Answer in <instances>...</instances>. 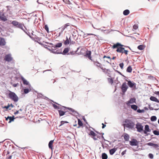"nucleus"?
Listing matches in <instances>:
<instances>
[{"mask_svg": "<svg viewBox=\"0 0 159 159\" xmlns=\"http://www.w3.org/2000/svg\"><path fill=\"white\" fill-rule=\"evenodd\" d=\"M31 87L29 86V89H25L24 90V92L25 94L28 93L29 91H30L31 90Z\"/></svg>", "mask_w": 159, "mask_h": 159, "instance_id": "5701e85b", "label": "nucleus"}, {"mask_svg": "<svg viewBox=\"0 0 159 159\" xmlns=\"http://www.w3.org/2000/svg\"><path fill=\"white\" fill-rule=\"evenodd\" d=\"M22 80L23 81V84H26L27 85H29V86H31V85L29 84V82L27 81L25 79H24L23 77H21Z\"/></svg>", "mask_w": 159, "mask_h": 159, "instance_id": "2eb2a0df", "label": "nucleus"}, {"mask_svg": "<svg viewBox=\"0 0 159 159\" xmlns=\"http://www.w3.org/2000/svg\"><path fill=\"white\" fill-rule=\"evenodd\" d=\"M19 111H17L16 112H15L14 114L15 115L18 114L19 113Z\"/></svg>", "mask_w": 159, "mask_h": 159, "instance_id": "338daca9", "label": "nucleus"}, {"mask_svg": "<svg viewBox=\"0 0 159 159\" xmlns=\"http://www.w3.org/2000/svg\"><path fill=\"white\" fill-rule=\"evenodd\" d=\"M136 128L137 129V131L139 132L143 130V126L139 123H138L136 125Z\"/></svg>", "mask_w": 159, "mask_h": 159, "instance_id": "20e7f679", "label": "nucleus"}, {"mask_svg": "<svg viewBox=\"0 0 159 159\" xmlns=\"http://www.w3.org/2000/svg\"><path fill=\"white\" fill-rule=\"evenodd\" d=\"M9 98L13 100L14 102H17L18 100V98L16 95L13 92L10 91L9 94Z\"/></svg>", "mask_w": 159, "mask_h": 159, "instance_id": "7ed1b4c3", "label": "nucleus"}, {"mask_svg": "<svg viewBox=\"0 0 159 159\" xmlns=\"http://www.w3.org/2000/svg\"><path fill=\"white\" fill-rule=\"evenodd\" d=\"M117 149L116 148H113L112 149H110L109 150V152L110 154L111 155H113L114 153L116 152V151Z\"/></svg>", "mask_w": 159, "mask_h": 159, "instance_id": "a211bd4d", "label": "nucleus"}, {"mask_svg": "<svg viewBox=\"0 0 159 159\" xmlns=\"http://www.w3.org/2000/svg\"><path fill=\"white\" fill-rule=\"evenodd\" d=\"M56 49H55V50L53 52V53L55 54H60L61 53V52L59 51L58 50H56Z\"/></svg>", "mask_w": 159, "mask_h": 159, "instance_id": "4c0bfd02", "label": "nucleus"}, {"mask_svg": "<svg viewBox=\"0 0 159 159\" xmlns=\"http://www.w3.org/2000/svg\"><path fill=\"white\" fill-rule=\"evenodd\" d=\"M138 48L140 50H143L144 48V47L143 45H139L138 47Z\"/></svg>", "mask_w": 159, "mask_h": 159, "instance_id": "f704fd0d", "label": "nucleus"}, {"mask_svg": "<svg viewBox=\"0 0 159 159\" xmlns=\"http://www.w3.org/2000/svg\"><path fill=\"white\" fill-rule=\"evenodd\" d=\"M124 137L125 141H128L129 139V136L128 134H127L124 135Z\"/></svg>", "mask_w": 159, "mask_h": 159, "instance_id": "c756f323", "label": "nucleus"}, {"mask_svg": "<svg viewBox=\"0 0 159 159\" xmlns=\"http://www.w3.org/2000/svg\"><path fill=\"white\" fill-rule=\"evenodd\" d=\"M150 131L151 130L149 129V125H146L145 126L144 133L145 134H147L148 132H150Z\"/></svg>", "mask_w": 159, "mask_h": 159, "instance_id": "1a4fd4ad", "label": "nucleus"}, {"mask_svg": "<svg viewBox=\"0 0 159 159\" xmlns=\"http://www.w3.org/2000/svg\"><path fill=\"white\" fill-rule=\"evenodd\" d=\"M70 43V41L67 38V37H66V41L64 42V44H65V45H67L68 44H69Z\"/></svg>", "mask_w": 159, "mask_h": 159, "instance_id": "e433bc0d", "label": "nucleus"}, {"mask_svg": "<svg viewBox=\"0 0 159 159\" xmlns=\"http://www.w3.org/2000/svg\"><path fill=\"white\" fill-rule=\"evenodd\" d=\"M126 81H128V85L130 88H132L134 87L135 88L136 87V84L133 82H132L130 80L128 81L126 80Z\"/></svg>", "mask_w": 159, "mask_h": 159, "instance_id": "0eeeda50", "label": "nucleus"}, {"mask_svg": "<svg viewBox=\"0 0 159 159\" xmlns=\"http://www.w3.org/2000/svg\"><path fill=\"white\" fill-rule=\"evenodd\" d=\"M154 93L159 96V91H156Z\"/></svg>", "mask_w": 159, "mask_h": 159, "instance_id": "680f3d73", "label": "nucleus"}, {"mask_svg": "<svg viewBox=\"0 0 159 159\" xmlns=\"http://www.w3.org/2000/svg\"><path fill=\"white\" fill-rule=\"evenodd\" d=\"M129 13V10L126 9L124 10L123 12V14L125 16H127Z\"/></svg>", "mask_w": 159, "mask_h": 159, "instance_id": "7c9ffc66", "label": "nucleus"}, {"mask_svg": "<svg viewBox=\"0 0 159 159\" xmlns=\"http://www.w3.org/2000/svg\"><path fill=\"white\" fill-rule=\"evenodd\" d=\"M150 99L152 101L155 102L157 103H159V100L155 97H151L150 98Z\"/></svg>", "mask_w": 159, "mask_h": 159, "instance_id": "f8f14e48", "label": "nucleus"}, {"mask_svg": "<svg viewBox=\"0 0 159 159\" xmlns=\"http://www.w3.org/2000/svg\"><path fill=\"white\" fill-rule=\"evenodd\" d=\"M55 48H54L52 47L50 49H49V51H51V52L52 53H53V52L54 51Z\"/></svg>", "mask_w": 159, "mask_h": 159, "instance_id": "3c124183", "label": "nucleus"}, {"mask_svg": "<svg viewBox=\"0 0 159 159\" xmlns=\"http://www.w3.org/2000/svg\"><path fill=\"white\" fill-rule=\"evenodd\" d=\"M135 101L136 99L135 98H131L127 102L126 104L128 105L129 104H132L133 103H135Z\"/></svg>", "mask_w": 159, "mask_h": 159, "instance_id": "ddd939ff", "label": "nucleus"}, {"mask_svg": "<svg viewBox=\"0 0 159 159\" xmlns=\"http://www.w3.org/2000/svg\"><path fill=\"white\" fill-rule=\"evenodd\" d=\"M128 88V87L126 83L125 82L124 83L122 84L121 87L122 92L124 93H125Z\"/></svg>", "mask_w": 159, "mask_h": 159, "instance_id": "39448f33", "label": "nucleus"}, {"mask_svg": "<svg viewBox=\"0 0 159 159\" xmlns=\"http://www.w3.org/2000/svg\"><path fill=\"white\" fill-rule=\"evenodd\" d=\"M132 70V69L131 66H129L127 68L126 71L127 72L131 73Z\"/></svg>", "mask_w": 159, "mask_h": 159, "instance_id": "2f4dec72", "label": "nucleus"}, {"mask_svg": "<svg viewBox=\"0 0 159 159\" xmlns=\"http://www.w3.org/2000/svg\"><path fill=\"white\" fill-rule=\"evenodd\" d=\"M53 140H51L49 143L48 146L49 148L52 149V145L53 142Z\"/></svg>", "mask_w": 159, "mask_h": 159, "instance_id": "c85d7f7f", "label": "nucleus"}, {"mask_svg": "<svg viewBox=\"0 0 159 159\" xmlns=\"http://www.w3.org/2000/svg\"><path fill=\"white\" fill-rule=\"evenodd\" d=\"M19 23L17 22L16 20H13L11 22V24L15 26H16V27L18 25Z\"/></svg>", "mask_w": 159, "mask_h": 159, "instance_id": "393cba45", "label": "nucleus"}, {"mask_svg": "<svg viewBox=\"0 0 159 159\" xmlns=\"http://www.w3.org/2000/svg\"><path fill=\"white\" fill-rule=\"evenodd\" d=\"M147 145L148 146H153L154 148H157L159 147L158 144H157L153 143H152L149 142L147 143Z\"/></svg>", "mask_w": 159, "mask_h": 159, "instance_id": "4468645a", "label": "nucleus"}, {"mask_svg": "<svg viewBox=\"0 0 159 159\" xmlns=\"http://www.w3.org/2000/svg\"><path fill=\"white\" fill-rule=\"evenodd\" d=\"M10 107V106L9 105V104H8V105L7 106H5L3 107L4 108H6V109H8Z\"/></svg>", "mask_w": 159, "mask_h": 159, "instance_id": "603ef678", "label": "nucleus"}, {"mask_svg": "<svg viewBox=\"0 0 159 159\" xmlns=\"http://www.w3.org/2000/svg\"><path fill=\"white\" fill-rule=\"evenodd\" d=\"M108 80L109 83L112 84L113 83V81L112 79L108 78Z\"/></svg>", "mask_w": 159, "mask_h": 159, "instance_id": "a18cd8bd", "label": "nucleus"}, {"mask_svg": "<svg viewBox=\"0 0 159 159\" xmlns=\"http://www.w3.org/2000/svg\"><path fill=\"white\" fill-rule=\"evenodd\" d=\"M59 114L60 116H62L65 114L66 112H64L61 110H58Z\"/></svg>", "mask_w": 159, "mask_h": 159, "instance_id": "412c9836", "label": "nucleus"}, {"mask_svg": "<svg viewBox=\"0 0 159 159\" xmlns=\"http://www.w3.org/2000/svg\"><path fill=\"white\" fill-rule=\"evenodd\" d=\"M108 156L105 153H103L102 154V159H107Z\"/></svg>", "mask_w": 159, "mask_h": 159, "instance_id": "b1692460", "label": "nucleus"}, {"mask_svg": "<svg viewBox=\"0 0 159 159\" xmlns=\"http://www.w3.org/2000/svg\"><path fill=\"white\" fill-rule=\"evenodd\" d=\"M6 118V120H9L8 123H10L11 121H14L15 119L14 118V116H13L12 117L8 116Z\"/></svg>", "mask_w": 159, "mask_h": 159, "instance_id": "9b49d317", "label": "nucleus"}, {"mask_svg": "<svg viewBox=\"0 0 159 159\" xmlns=\"http://www.w3.org/2000/svg\"><path fill=\"white\" fill-rule=\"evenodd\" d=\"M102 129H103L105 128V127L106 126V125H104L103 123H102Z\"/></svg>", "mask_w": 159, "mask_h": 159, "instance_id": "69168bd1", "label": "nucleus"}, {"mask_svg": "<svg viewBox=\"0 0 159 159\" xmlns=\"http://www.w3.org/2000/svg\"><path fill=\"white\" fill-rule=\"evenodd\" d=\"M9 105L10 106V107H14V106L12 104H9Z\"/></svg>", "mask_w": 159, "mask_h": 159, "instance_id": "774afa93", "label": "nucleus"}, {"mask_svg": "<svg viewBox=\"0 0 159 159\" xmlns=\"http://www.w3.org/2000/svg\"><path fill=\"white\" fill-rule=\"evenodd\" d=\"M128 51L125 50V49L123 50V53H125V54L127 55L128 54Z\"/></svg>", "mask_w": 159, "mask_h": 159, "instance_id": "864d4df0", "label": "nucleus"}, {"mask_svg": "<svg viewBox=\"0 0 159 159\" xmlns=\"http://www.w3.org/2000/svg\"><path fill=\"white\" fill-rule=\"evenodd\" d=\"M124 122L125 123L123 124V125L125 127L131 129L134 128L135 124L132 120L127 119L125 120Z\"/></svg>", "mask_w": 159, "mask_h": 159, "instance_id": "f257e3e1", "label": "nucleus"}, {"mask_svg": "<svg viewBox=\"0 0 159 159\" xmlns=\"http://www.w3.org/2000/svg\"><path fill=\"white\" fill-rule=\"evenodd\" d=\"M148 157L150 159H153L154 157L152 153H149L148 155Z\"/></svg>", "mask_w": 159, "mask_h": 159, "instance_id": "c03bdc74", "label": "nucleus"}, {"mask_svg": "<svg viewBox=\"0 0 159 159\" xmlns=\"http://www.w3.org/2000/svg\"><path fill=\"white\" fill-rule=\"evenodd\" d=\"M126 150H125L124 151H123L122 152L121 154L123 156L126 153Z\"/></svg>", "mask_w": 159, "mask_h": 159, "instance_id": "5fc2aeb1", "label": "nucleus"}, {"mask_svg": "<svg viewBox=\"0 0 159 159\" xmlns=\"http://www.w3.org/2000/svg\"><path fill=\"white\" fill-rule=\"evenodd\" d=\"M62 107L65 108L67 109H69L70 111L73 112V111H74V109L70 107H66L65 106H62Z\"/></svg>", "mask_w": 159, "mask_h": 159, "instance_id": "79ce46f5", "label": "nucleus"}, {"mask_svg": "<svg viewBox=\"0 0 159 159\" xmlns=\"http://www.w3.org/2000/svg\"><path fill=\"white\" fill-rule=\"evenodd\" d=\"M97 137V138H96V136H93V139L95 140H97V138H99V137L97 135L96 136Z\"/></svg>", "mask_w": 159, "mask_h": 159, "instance_id": "6e6d98bb", "label": "nucleus"}, {"mask_svg": "<svg viewBox=\"0 0 159 159\" xmlns=\"http://www.w3.org/2000/svg\"><path fill=\"white\" fill-rule=\"evenodd\" d=\"M69 51V49L68 48H64L63 51L62 52H61V54L64 55H65Z\"/></svg>", "mask_w": 159, "mask_h": 159, "instance_id": "6ab92c4d", "label": "nucleus"}, {"mask_svg": "<svg viewBox=\"0 0 159 159\" xmlns=\"http://www.w3.org/2000/svg\"><path fill=\"white\" fill-rule=\"evenodd\" d=\"M70 114L71 115H73L75 116H77L78 115V113L77 112V111H75V110H74V111H73L72 114L71 113H70Z\"/></svg>", "mask_w": 159, "mask_h": 159, "instance_id": "58836bf2", "label": "nucleus"}, {"mask_svg": "<svg viewBox=\"0 0 159 159\" xmlns=\"http://www.w3.org/2000/svg\"><path fill=\"white\" fill-rule=\"evenodd\" d=\"M24 26V25H22V24L19 23V24H18V25L16 27H17L18 28H19L21 30H23L24 32H25V31L24 30L23 28V26Z\"/></svg>", "mask_w": 159, "mask_h": 159, "instance_id": "4be33fe9", "label": "nucleus"}, {"mask_svg": "<svg viewBox=\"0 0 159 159\" xmlns=\"http://www.w3.org/2000/svg\"><path fill=\"white\" fill-rule=\"evenodd\" d=\"M94 65L97 66L98 67H99L100 68L102 69V67L101 66V64L98 62H94Z\"/></svg>", "mask_w": 159, "mask_h": 159, "instance_id": "473e14b6", "label": "nucleus"}, {"mask_svg": "<svg viewBox=\"0 0 159 159\" xmlns=\"http://www.w3.org/2000/svg\"><path fill=\"white\" fill-rule=\"evenodd\" d=\"M109 58V59H111V57H110L109 56H103V58Z\"/></svg>", "mask_w": 159, "mask_h": 159, "instance_id": "bf43d9fd", "label": "nucleus"}, {"mask_svg": "<svg viewBox=\"0 0 159 159\" xmlns=\"http://www.w3.org/2000/svg\"><path fill=\"white\" fill-rule=\"evenodd\" d=\"M12 158V156L11 155L10 156L8 157H7L6 159H11Z\"/></svg>", "mask_w": 159, "mask_h": 159, "instance_id": "0e129e2a", "label": "nucleus"}, {"mask_svg": "<svg viewBox=\"0 0 159 159\" xmlns=\"http://www.w3.org/2000/svg\"><path fill=\"white\" fill-rule=\"evenodd\" d=\"M157 119V118L155 116H152L151 117V120L152 121H155Z\"/></svg>", "mask_w": 159, "mask_h": 159, "instance_id": "72a5a7b5", "label": "nucleus"}, {"mask_svg": "<svg viewBox=\"0 0 159 159\" xmlns=\"http://www.w3.org/2000/svg\"><path fill=\"white\" fill-rule=\"evenodd\" d=\"M138 26L137 25H134L133 26V28L134 29V30H137L138 28Z\"/></svg>", "mask_w": 159, "mask_h": 159, "instance_id": "09e8293b", "label": "nucleus"}, {"mask_svg": "<svg viewBox=\"0 0 159 159\" xmlns=\"http://www.w3.org/2000/svg\"><path fill=\"white\" fill-rule=\"evenodd\" d=\"M91 52L90 51H88L86 53V56L89 59L92 60L91 59Z\"/></svg>", "mask_w": 159, "mask_h": 159, "instance_id": "dca6fc26", "label": "nucleus"}, {"mask_svg": "<svg viewBox=\"0 0 159 159\" xmlns=\"http://www.w3.org/2000/svg\"><path fill=\"white\" fill-rule=\"evenodd\" d=\"M131 108L134 111H136L138 109V106L135 105H132L131 106Z\"/></svg>", "mask_w": 159, "mask_h": 159, "instance_id": "cd10ccee", "label": "nucleus"}, {"mask_svg": "<svg viewBox=\"0 0 159 159\" xmlns=\"http://www.w3.org/2000/svg\"><path fill=\"white\" fill-rule=\"evenodd\" d=\"M44 29L45 30L47 31V32L48 33H49V28L47 25H45L44 26Z\"/></svg>", "mask_w": 159, "mask_h": 159, "instance_id": "37998d69", "label": "nucleus"}, {"mask_svg": "<svg viewBox=\"0 0 159 159\" xmlns=\"http://www.w3.org/2000/svg\"><path fill=\"white\" fill-rule=\"evenodd\" d=\"M62 30L61 32H59V34H58V36L59 37L62 34V32H63V30Z\"/></svg>", "mask_w": 159, "mask_h": 159, "instance_id": "4d7b16f0", "label": "nucleus"}, {"mask_svg": "<svg viewBox=\"0 0 159 159\" xmlns=\"http://www.w3.org/2000/svg\"><path fill=\"white\" fill-rule=\"evenodd\" d=\"M116 72H118L119 74H120V75H122V76H124V77H125V76H124L123 75H122V74H121V73L120 72V71H118V70H116Z\"/></svg>", "mask_w": 159, "mask_h": 159, "instance_id": "052dcab7", "label": "nucleus"}, {"mask_svg": "<svg viewBox=\"0 0 159 159\" xmlns=\"http://www.w3.org/2000/svg\"><path fill=\"white\" fill-rule=\"evenodd\" d=\"M89 134L90 135H92L93 136H97V134L92 130H91L90 131Z\"/></svg>", "mask_w": 159, "mask_h": 159, "instance_id": "c9c22d12", "label": "nucleus"}, {"mask_svg": "<svg viewBox=\"0 0 159 159\" xmlns=\"http://www.w3.org/2000/svg\"><path fill=\"white\" fill-rule=\"evenodd\" d=\"M53 107L55 109H59L60 110L62 109V107L60 106H58L55 104H53Z\"/></svg>", "mask_w": 159, "mask_h": 159, "instance_id": "bb28decb", "label": "nucleus"}, {"mask_svg": "<svg viewBox=\"0 0 159 159\" xmlns=\"http://www.w3.org/2000/svg\"><path fill=\"white\" fill-rule=\"evenodd\" d=\"M119 66L121 69H123L124 66V64L123 63H120L119 64Z\"/></svg>", "mask_w": 159, "mask_h": 159, "instance_id": "8fccbe9b", "label": "nucleus"}, {"mask_svg": "<svg viewBox=\"0 0 159 159\" xmlns=\"http://www.w3.org/2000/svg\"><path fill=\"white\" fill-rule=\"evenodd\" d=\"M19 84L18 83H17V84H13V85H12V86L14 87H16Z\"/></svg>", "mask_w": 159, "mask_h": 159, "instance_id": "13d9d810", "label": "nucleus"}, {"mask_svg": "<svg viewBox=\"0 0 159 159\" xmlns=\"http://www.w3.org/2000/svg\"><path fill=\"white\" fill-rule=\"evenodd\" d=\"M83 120H84V121L86 123V124H87V122L86 121V119L84 117L83 118Z\"/></svg>", "mask_w": 159, "mask_h": 159, "instance_id": "e2e57ef3", "label": "nucleus"}, {"mask_svg": "<svg viewBox=\"0 0 159 159\" xmlns=\"http://www.w3.org/2000/svg\"><path fill=\"white\" fill-rule=\"evenodd\" d=\"M5 60L7 61L10 62L12 60V58L11 57V54H8L5 56Z\"/></svg>", "mask_w": 159, "mask_h": 159, "instance_id": "6e6552de", "label": "nucleus"}, {"mask_svg": "<svg viewBox=\"0 0 159 159\" xmlns=\"http://www.w3.org/2000/svg\"><path fill=\"white\" fill-rule=\"evenodd\" d=\"M153 133L155 135H159V131L155 130H154L153 132Z\"/></svg>", "mask_w": 159, "mask_h": 159, "instance_id": "ea45409f", "label": "nucleus"}, {"mask_svg": "<svg viewBox=\"0 0 159 159\" xmlns=\"http://www.w3.org/2000/svg\"><path fill=\"white\" fill-rule=\"evenodd\" d=\"M125 46L121 44L120 43H117L115 44H114L112 46L113 48H117L116 51L117 52L123 53V50H124V48H122V47Z\"/></svg>", "mask_w": 159, "mask_h": 159, "instance_id": "f03ea898", "label": "nucleus"}, {"mask_svg": "<svg viewBox=\"0 0 159 159\" xmlns=\"http://www.w3.org/2000/svg\"><path fill=\"white\" fill-rule=\"evenodd\" d=\"M6 42L4 39L2 38H0V46H3L6 44Z\"/></svg>", "mask_w": 159, "mask_h": 159, "instance_id": "9d476101", "label": "nucleus"}, {"mask_svg": "<svg viewBox=\"0 0 159 159\" xmlns=\"http://www.w3.org/2000/svg\"><path fill=\"white\" fill-rule=\"evenodd\" d=\"M0 18L2 21H5L7 20L6 16L3 15H1L0 14Z\"/></svg>", "mask_w": 159, "mask_h": 159, "instance_id": "aec40b11", "label": "nucleus"}, {"mask_svg": "<svg viewBox=\"0 0 159 159\" xmlns=\"http://www.w3.org/2000/svg\"><path fill=\"white\" fill-rule=\"evenodd\" d=\"M64 2L65 3L68 4H70L71 3L69 0H63Z\"/></svg>", "mask_w": 159, "mask_h": 159, "instance_id": "a19ab883", "label": "nucleus"}, {"mask_svg": "<svg viewBox=\"0 0 159 159\" xmlns=\"http://www.w3.org/2000/svg\"><path fill=\"white\" fill-rule=\"evenodd\" d=\"M137 112L139 113L143 112L144 111V110L143 109L140 110V109H138L137 110Z\"/></svg>", "mask_w": 159, "mask_h": 159, "instance_id": "49530a36", "label": "nucleus"}, {"mask_svg": "<svg viewBox=\"0 0 159 159\" xmlns=\"http://www.w3.org/2000/svg\"><path fill=\"white\" fill-rule=\"evenodd\" d=\"M65 123H68V122L65 121H61V125H59V126H60L63 125Z\"/></svg>", "mask_w": 159, "mask_h": 159, "instance_id": "de8ad7c7", "label": "nucleus"}, {"mask_svg": "<svg viewBox=\"0 0 159 159\" xmlns=\"http://www.w3.org/2000/svg\"><path fill=\"white\" fill-rule=\"evenodd\" d=\"M62 45L61 43H59L56 44L55 45L52 46V47L54 48H57L61 47Z\"/></svg>", "mask_w": 159, "mask_h": 159, "instance_id": "f3484780", "label": "nucleus"}, {"mask_svg": "<svg viewBox=\"0 0 159 159\" xmlns=\"http://www.w3.org/2000/svg\"><path fill=\"white\" fill-rule=\"evenodd\" d=\"M129 144L132 146H136L138 145V143L136 139H133L129 141Z\"/></svg>", "mask_w": 159, "mask_h": 159, "instance_id": "423d86ee", "label": "nucleus"}, {"mask_svg": "<svg viewBox=\"0 0 159 159\" xmlns=\"http://www.w3.org/2000/svg\"><path fill=\"white\" fill-rule=\"evenodd\" d=\"M78 124L79 126H78L77 128H80V126H83V124L82 122L80 120V119H78Z\"/></svg>", "mask_w": 159, "mask_h": 159, "instance_id": "a878e982", "label": "nucleus"}]
</instances>
